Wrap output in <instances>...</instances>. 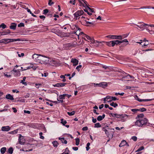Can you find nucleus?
Listing matches in <instances>:
<instances>
[{"label": "nucleus", "mask_w": 154, "mask_h": 154, "mask_svg": "<svg viewBox=\"0 0 154 154\" xmlns=\"http://www.w3.org/2000/svg\"><path fill=\"white\" fill-rule=\"evenodd\" d=\"M144 116L143 113L138 115L136 118V121L134 122V125L138 127H142L143 125H146L148 120L147 119L143 118Z\"/></svg>", "instance_id": "obj_1"}, {"label": "nucleus", "mask_w": 154, "mask_h": 154, "mask_svg": "<svg viewBox=\"0 0 154 154\" xmlns=\"http://www.w3.org/2000/svg\"><path fill=\"white\" fill-rule=\"evenodd\" d=\"M112 117H115L119 119L122 122H125L130 119V116L125 114H118L117 113H111Z\"/></svg>", "instance_id": "obj_2"}, {"label": "nucleus", "mask_w": 154, "mask_h": 154, "mask_svg": "<svg viewBox=\"0 0 154 154\" xmlns=\"http://www.w3.org/2000/svg\"><path fill=\"white\" fill-rule=\"evenodd\" d=\"M136 26H137L139 27L141 30H143L145 29L148 32H150V31L149 28V25L144 23L143 22H138L137 24H135Z\"/></svg>", "instance_id": "obj_3"}, {"label": "nucleus", "mask_w": 154, "mask_h": 154, "mask_svg": "<svg viewBox=\"0 0 154 154\" xmlns=\"http://www.w3.org/2000/svg\"><path fill=\"white\" fill-rule=\"evenodd\" d=\"M42 56L41 55H38L36 54H34L32 55V57L34 61L38 63H41L42 64L43 63L42 60Z\"/></svg>", "instance_id": "obj_4"}, {"label": "nucleus", "mask_w": 154, "mask_h": 154, "mask_svg": "<svg viewBox=\"0 0 154 154\" xmlns=\"http://www.w3.org/2000/svg\"><path fill=\"white\" fill-rule=\"evenodd\" d=\"M3 42L4 43L6 44L11 42L16 41H20L21 39L20 38L17 39H11V38H4Z\"/></svg>", "instance_id": "obj_5"}, {"label": "nucleus", "mask_w": 154, "mask_h": 154, "mask_svg": "<svg viewBox=\"0 0 154 154\" xmlns=\"http://www.w3.org/2000/svg\"><path fill=\"white\" fill-rule=\"evenodd\" d=\"M84 12L83 10H78L74 14V15L75 18L77 19L79 17L82 15L84 14Z\"/></svg>", "instance_id": "obj_6"}, {"label": "nucleus", "mask_w": 154, "mask_h": 154, "mask_svg": "<svg viewBox=\"0 0 154 154\" xmlns=\"http://www.w3.org/2000/svg\"><path fill=\"white\" fill-rule=\"evenodd\" d=\"M78 1L80 6L83 7L85 8L87 7H88V3L85 0H78Z\"/></svg>", "instance_id": "obj_7"}, {"label": "nucleus", "mask_w": 154, "mask_h": 154, "mask_svg": "<svg viewBox=\"0 0 154 154\" xmlns=\"http://www.w3.org/2000/svg\"><path fill=\"white\" fill-rule=\"evenodd\" d=\"M106 37L112 39H115L122 40L121 36L120 35H107Z\"/></svg>", "instance_id": "obj_8"}, {"label": "nucleus", "mask_w": 154, "mask_h": 154, "mask_svg": "<svg viewBox=\"0 0 154 154\" xmlns=\"http://www.w3.org/2000/svg\"><path fill=\"white\" fill-rule=\"evenodd\" d=\"M81 19L83 23L84 24H86L87 25L88 24H93V23L92 22L88 21L87 20H89V19L88 18H86L84 16H82L81 17Z\"/></svg>", "instance_id": "obj_9"}, {"label": "nucleus", "mask_w": 154, "mask_h": 154, "mask_svg": "<svg viewBox=\"0 0 154 154\" xmlns=\"http://www.w3.org/2000/svg\"><path fill=\"white\" fill-rule=\"evenodd\" d=\"M14 72V75L16 77H18L20 76V72L19 70L15 69V68L13 69V70L11 71V72Z\"/></svg>", "instance_id": "obj_10"}, {"label": "nucleus", "mask_w": 154, "mask_h": 154, "mask_svg": "<svg viewBox=\"0 0 154 154\" xmlns=\"http://www.w3.org/2000/svg\"><path fill=\"white\" fill-rule=\"evenodd\" d=\"M42 64H46L49 63V59L47 57L42 56Z\"/></svg>", "instance_id": "obj_11"}, {"label": "nucleus", "mask_w": 154, "mask_h": 154, "mask_svg": "<svg viewBox=\"0 0 154 154\" xmlns=\"http://www.w3.org/2000/svg\"><path fill=\"white\" fill-rule=\"evenodd\" d=\"M134 97L135 99L137 100L139 102H142V101H150L152 100V99H140L138 97L137 95H136L134 96Z\"/></svg>", "instance_id": "obj_12"}, {"label": "nucleus", "mask_w": 154, "mask_h": 154, "mask_svg": "<svg viewBox=\"0 0 154 154\" xmlns=\"http://www.w3.org/2000/svg\"><path fill=\"white\" fill-rule=\"evenodd\" d=\"M18 140L20 144L21 145L24 144L25 143V141L24 140V138L20 134H19Z\"/></svg>", "instance_id": "obj_13"}, {"label": "nucleus", "mask_w": 154, "mask_h": 154, "mask_svg": "<svg viewBox=\"0 0 154 154\" xmlns=\"http://www.w3.org/2000/svg\"><path fill=\"white\" fill-rule=\"evenodd\" d=\"M70 27L71 29L73 30H79V31L81 30V29L80 28H79L75 24L72 23L70 25Z\"/></svg>", "instance_id": "obj_14"}, {"label": "nucleus", "mask_w": 154, "mask_h": 154, "mask_svg": "<svg viewBox=\"0 0 154 154\" xmlns=\"http://www.w3.org/2000/svg\"><path fill=\"white\" fill-rule=\"evenodd\" d=\"M102 130L103 131H104L106 134L107 136L109 137L112 138L113 136V134L111 133L110 134L109 132L108 131L107 129L105 128H102Z\"/></svg>", "instance_id": "obj_15"}, {"label": "nucleus", "mask_w": 154, "mask_h": 154, "mask_svg": "<svg viewBox=\"0 0 154 154\" xmlns=\"http://www.w3.org/2000/svg\"><path fill=\"white\" fill-rule=\"evenodd\" d=\"M11 129L10 127L9 126H3L2 127L1 130L3 131H8Z\"/></svg>", "instance_id": "obj_16"}, {"label": "nucleus", "mask_w": 154, "mask_h": 154, "mask_svg": "<svg viewBox=\"0 0 154 154\" xmlns=\"http://www.w3.org/2000/svg\"><path fill=\"white\" fill-rule=\"evenodd\" d=\"M66 84L65 83H58L54 85V86L55 87H62L65 86Z\"/></svg>", "instance_id": "obj_17"}, {"label": "nucleus", "mask_w": 154, "mask_h": 154, "mask_svg": "<svg viewBox=\"0 0 154 154\" xmlns=\"http://www.w3.org/2000/svg\"><path fill=\"white\" fill-rule=\"evenodd\" d=\"M71 62L73 63V66H76L79 63V61L76 59L72 58L71 59Z\"/></svg>", "instance_id": "obj_18"}, {"label": "nucleus", "mask_w": 154, "mask_h": 154, "mask_svg": "<svg viewBox=\"0 0 154 154\" xmlns=\"http://www.w3.org/2000/svg\"><path fill=\"white\" fill-rule=\"evenodd\" d=\"M2 34L0 35V36L2 35H7L11 33L10 30L9 29H7L6 31L2 32Z\"/></svg>", "instance_id": "obj_19"}, {"label": "nucleus", "mask_w": 154, "mask_h": 154, "mask_svg": "<svg viewBox=\"0 0 154 154\" xmlns=\"http://www.w3.org/2000/svg\"><path fill=\"white\" fill-rule=\"evenodd\" d=\"M17 25L16 23H12L9 26L10 28L11 29L15 30L16 29Z\"/></svg>", "instance_id": "obj_20"}, {"label": "nucleus", "mask_w": 154, "mask_h": 154, "mask_svg": "<svg viewBox=\"0 0 154 154\" xmlns=\"http://www.w3.org/2000/svg\"><path fill=\"white\" fill-rule=\"evenodd\" d=\"M48 63L50 64L51 66H54L57 64V62L56 61L54 60H49V63Z\"/></svg>", "instance_id": "obj_21"}, {"label": "nucleus", "mask_w": 154, "mask_h": 154, "mask_svg": "<svg viewBox=\"0 0 154 154\" xmlns=\"http://www.w3.org/2000/svg\"><path fill=\"white\" fill-rule=\"evenodd\" d=\"M112 47H114L115 45H118L120 44L119 40H116L112 41Z\"/></svg>", "instance_id": "obj_22"}, {"label": "nucleus", "mask_w": 154, "mask_h": 154, "mask_svg": "<svg viewBox=\"0 0 154 154\" xmlns=\"http://www.w3.org/2000/svg\"><path fill=\"white\" fill-rule=\"evenodd\" d=\"M107 86V84L106 82H102L100 83V87H102L103 88H105Z\"/></svg>", "instance_id": "obj_23"}, {"label": "nucleus", "mask_w": 154, "mask_h": 154, "mask_svg": "<svg viewBox=\"0 0 154 154\" xmlns=\"http://www.w3.org/2000/svg\"><path fill=\"white\" fill-rule=\"evenodd\" d=\"M6 98L7 99H9L11 100H14L13 96L9 94H8L6 95Z\"/></svg>", "instance_id": "obj_24"}, {"label": "nucleus", "mask_w": 154, "mask_h": 154, "mask_svg": "<svg viewBox=\"0 0 154 154\" xmlns=\"http://www.w3.org/2000/svg\"><path fill=\"white\" fill-rule=\"evenodd\" d=\"M112 41H110L109 42H105V41H103L102 42L103 43H105L106 44V45L109 46V47H112Z\"/></svg>", "instance_id": "obj_25"}, {"label": "nucleus", "mask_w": 154, "mask_h": 154, "mask_svg": "<svg viewBox=\"0 0 154 154\" xmlns=\"http://www.w3.org/2000/svg\"><path fill=\"white\" fill-rule=\"evenodd\" d=\"M105 115L104 114H103L102 116H99L97 118V119L98 121H100L102 120L105 117Z\"/></svg>", "instance_id": "obj_26"}, {"label": "nucleus", "mask_w": 154, "mask_h": 154, "mask_svg": "<svg viewBox=\"0 0 154 154\" xmlns=\"http://www.w3.org/2000/svg\"><path fill=\"white\" fill-rule=\"evenodd\" d=\"M59 139L63 143H64L65 144H66L67 143V141L66 140H65L64 137H59Z\"/></svg>", "instance_id": "obj_27"}, {"label": "nucleus", "mask_w": 154, "mask_h": 154, "mask_svg": "<svg viewBox=\"0 0 154 154\" xmlns=\"http://www.w3.org/2000/svg\"><path fill=\"white\" fill-rule=\"evenodd\" d=\"M143 43L142 44V46L146 47V46L149 45L148 41H146L145 42H142Z\"/></svg>", "instance_id": "obj_28"}, {"label": "nucleus", "mask_w": 154, "mask_h": 154, "mask_svg": "<svg viewBox=\"0 0 154 154\" xmlns=\"http://www.w3.org/2000/svg\"><path fill=\"white\" fill-rule=\"evenodd\" d=\"M107 98H109L111 100V101H115L117 100V98L115 97H111L109 96H107Z\"/></svg>", "instance_id": "obj_29"}, {"label": "nucleus", "mask_w": 154, "mask_h": 154, "mask_svg": "<svg viewBox=\"0 0 154 154\" xmlns=\"http://www.w3.org/2000/svg\"><path fill=\"white\" fill-rule=\"evenodd\" d=\"M126 143V142L125 140H123L121 142V143L119 144V146L122 147L125 145Z\"/></svg>", "instance_id": "obj_30"}, {"label": "nucleus", "mask_w": 154, "mask_h": 154, "mask_svg": "<svg viewBox=\"0 0 154 154\" xmlns=\"http://www.w3.org/2000/svg\"><path fill=\"white\" fill-rule=\"evenodd\" d=\"M6 148L5 147H3L2 148L0 149V152L1 153L3 154L6 152Z\"/></svg>", "instance_id": "obj_31"}, {"label": "nucleus", "mask_w": 154, "mask_h": 154, "mask_svg": "<svg viewBox=\"0 0 154 154\" xmlns=\"http://www.w3.org/2000/svg\"><path fill=\"white\" fill-rule=\"evenodd\" d=\"M52 144H53L54 147H57L59 144L56 141H54L53 142H52Z\"/></svg>", "instance_id": "obj_32"}, {"label": "nucleus", "mask_w": 154, "mask_h": 154, "mask_svg": "<svg viewBox=\"0 0 154 154\" xmlns=\"http://www.w3.org/2000/svg\"><path fill=\"white\" fill-rule=\"evenodd\" d=\"M103 100L105 102L104 103H105V102L106 101L108 102H111V100L109 98L107 97V96L106 97L103 98Z\"/></svg>", "instance_id": "obj_33"}, {"label": "nucleus", "mask_w": 154, "mask_h": 154, "mask_svg": "<svg viewBox=\"0 0 154 154\" xmlns=\"http://www.w3.org/2000/svg\"><path fill=\"white\" fill-rule=\"evenodd\" d=\"M97 43H94V44H95V45L96 47H98L100 44V45L102 46L103 45V44L102 42H99L97 41Z\"/></svg>", "instance_id": "obj_34"}, {"label": "nucleus", "mask_w": 154, "mask_h": 154, "mask_svg": "<svg viewBox=\"0 0 154 154\" xmlns=\"http://www.w3.org/2000/svg\"><path fill=\"white\" fill-rule=\"evenodd\" d=\"M110 105L111 106H113L115 108L116 107L118 106V105L117 103H114V102H112V103H111L110 104Z\"/></svg>", "instance_id": "obj_35"}, {"label": "nucleus", "mask_w": 154, "mask_h": 154, "mask_svg": "<svg viewBox=\"0 0 154 154\" xmlns=\"http://www.w3.org/2000/svg\"><path fill=\"white\" fill-rule=\"evenodd\" d=\"M26 79V77H23V80L21 81L20 83H21L23 84L24 85H27L26 83L24 82L25 81Z\"/></svg>", "instance_id": "obj_36"}, {"label": "nucleus", "mask_w": 154, "mask_h": 154, "mask_svg": "<svg viewBox=\"0 0 154 154\" xmlns=\"http://www.w3.org/2000/svg\"><path fill=\"white\" fill-rule=\"evenodd\" d=\"M65 94L60 95L59 96L58 99L60 100H63L65 99Z\"/></svg>", "instance_id": "obj_37"}, {"label": "nucleus", "mask_w": 154, "mask_h": 154, "mask_svg": "<svg viewBox=\"0 0 154 154\" xmlns=\"http://www.w3.org/2000/svg\"><path fill=\"white\" fill-rule=\"evenodd\" d=\"M4 75L7 78H10L11 77V75H10L9 73L7 72H4Z\"/></svg>", "instance_id": "obj_38"}, {"label": "nucleus", "mask_w": 154, "mask_h": 154, "mask_svg": "<svg viewBox=\"0 0 154 154\" xmlns=\"http://www.w3.org/2000/svg\"><path fill=\"white\" fill-rule=\"evenodd\" d=\"M26 9L27 10V12H28L32 16L35 17H36V16L33 13H32V12H31V11L28 8H26Z\"/></svg>", "instance_id": "obj_39"}, {"label": "nucleus", "mask_w": 154, "mask_h": 154, "mask_svg": "<svg viewBox=\"0 0 154 154\" xmlns=\"http://www.w3.org/2000/svg\"><path fill=\"white\" fill-rule=\"evenodd\" d=\"M61 123L63 125H65L67 123V122L66 120H64L63 119H60Z\"/></svg>", "instance_id": "obj_40"}, {"label": "nucleus", "mask_w": 154, "mask_h": 154, "mask_svg": "<svg viewBox=\"0 0 154 154\" xmlns=\"http://www.w3.org/2000/svg\"><path fill=\"white\" fill-rule=\"evenodd\" d=\"M67 113L69 116H72L75 114V112L74 111H73L71 112H68Z\"/></svg>", "instance_id": "obj_41"}, {"label": "nucleus", "mask_w": 154, "mask_h": 154, "mask_svg": "<svg viewBox=\"0 0 154 154\" xmlns=\"http://www.w3.org/2000/svg\"><path fill=\"white\" fill-rule=\"evenodd\" d=\"M0 28H2L3 29H4L7 28V26L4 23H2L0 25Z\"/></svg>", "instance_id": "obj_42"}, {"label": "nucleus", "mask_w": 154, "mask_h": 154, "mask_svg": "<svg viewBox=\"0 0 154 154\" xmlns=\"http://www.w3.org/2000/svg\"><path fill=\"white\" fill-rule=\"evenodd\" d=\"M101 127V125L99 123H97L94 124V127L96 128H100Z\"/></svg>", "instance_id": "obj_43"}, {"label": "nucleus", "mask_w": 154, "mask_h": 154, "mask_svg": "<svg viewBox=\"0 0 154 154\" xmlns=\"http://www.w3.org/2000/svg\"><path fill=\"white\" fill-rule=\"evenodd\" d=\"M13 149L12 147H10L8 149V152L9 153L11 154L13 153Z\"/></svg>", "instance_id": "obj_44"}, {"label": "nucleus", "mask_w": 154, "mask_h": 154, "mask_svg": "<svg viewBox=\"0 0 154 154\" xmlns=\"http://www.w3.org/2000/svg\"><path fill=\"white\" fill-rule=\"evenodd\" d=\"M90 41L91 43L94 44V43H97V41L95 40L94 39L91 38L90 39Z\"/></svg>", "instance_id": "obj_45"}, {"label": "nucleus", "mask_w": 154, "mask_h": 154, "mask_svg": "<svg viewBox=\"0 0 154 154\" xmlns=\"http://www.w3.org/2000/svg\"><path fill=\"white\" fill-rule=\"evenodd\" d=\"M75 144L76 145L78 146L79 144V143L80 141L79 139L78 138L75 139Z\"/></svg>", "instance_id": "obj_46"}, {"label": "nucleus", "mask_w": 154, "mask_h": 154, "mask_svg": "<svg viewBox=\"0 0 154 154\" xmlns=\"http://www.w3.org/2000/svg\"><path fill=\"white\" fill-rule=\"evenodd\" d=\"M90 144V143L89 142L88 143H87V145H86V147L87 151H88L90 149V147H89Z\"/></svg>", "instance_id": "obj_47"}, {"label": "nucleus", "mask_w": 154, "mask_h": 154, "mask_svg": "<svg viewBox=\"0 0 154 154\" xmlns=\"http://www.w3.org/2000/svg\"><path fill=\"white\" fill-rule=\"evenodd\" d=\"M54 4V2H52V0H49L48 5L49 6H51Z\"/></svg>", "instance_id": "obj_48"}, {"label": "nucleus", "mask_w": 154, "mask_h": 154, "mask_svg": "<svg viewBox=\"0 0 154 154\" xmlns=\"http://www.w3.org/2000/svg\"><path fill=\"white\" fill-rule=\"evenodd\" d=\"M129 77L131 78H132V76L128 75L126 76L123 77L122 79H123L124 80L125 79H129Z\"/></svg>", "instance_id": "obj_49"}, {"label": "nucleus", "mask_w": 154, "mask_h": 154, "mask_svg": "<svg viewBox=\"0 0 154 154\" xmlns=\"http://www.w3.org/2000/svg\"><path fill=\"white\" fill-rule=\"evenodd\" d=\"M43 14L46 15L48 12L49 10L48 9H45L43 10Z\"/></svg>", "instance_id": "obj_50"}, {"label": "nucleus", "mask_w": 154, "mask_h": 154, "mask_svg": "<svg viewBox=\"0 0 154 154\" xmlns=\"http://www.w3.org/2000/svg\"><path fill=\"white\" fill-rule=\"evenodd\" d=\"M144 149V147L143 146H142L140 147L136 151V152H139L141 150H142Z\"/></svg>", "instance_id": "obj_51"}, {"label": "nucleus", "mask_w": 154, "mask_h": 154, "mask_svg": "<svg viewBox=\"0 0 154 154\" xmlns=\"http://www.w3.org/2000/svg\"><path fill=\"white\" fill-rule=\"evenodd\" d=\"M152 7L150 6H145L143 7H141L140 8V9H151Z\"/></svg>", "instance_id": "obj_52"}, {"label": "nucleus", "mask_w": 154, "mask_h": 154, "mask_svg": "<svg viewBox=\"0 0 154 154\" xmlns=\"http://www.w3.org/2000/svg\"><path fill=\"white\" fill-rule=\"evenodd\" d=\"M17 130H15L13 131H11L9 133L10 134H14L17 133Z\"/></svg>", "instance_id": "obj_53"}, {"label": "nucleus", "mask_w": 154, "mask_h": 154, "mask_svg": "<svg viewBox=\"0 0 154 154\" xmlns=\"http://www.w3.org/2000/svg\"><path fill=\"white\" fill-rule=\"evenodd\" d=\"M128 35L127 34H124L122 35H120L121 36L122 40L124 38L127 37Z\"/></svg>", "instance_id": "obj_54"}, {"label": "nucleus", "mask_w": 154, "mask_h": 154, "mask_svg": "<svg viewBox=\"0 0 154 154\" xmlns=\"http://www.w3.org/2000/svg\"><path fill=\"white\" fill-rule=\"evenodd\" d=\"M82 66L81 65H79L77 66L76 67V69L79 71L80 70V69L82 68Z\"/></svg>", "instance_id": "obj_55"}, {"label": "nucleus", "mask_w": 154, "mask_h": 154, "mask_svg": "<svg viewBox=\"0 0 154 154\" xmlns=\"http://www.w3.org/2000/svg\"><path fill=\"white\" fill-rule=\"evenodd\" d=\"M139 109V111H140L141 112H144V111H145L146 110V109L144 108H140V109Z\"/></svg>", "instance_id": "obj_56"}, {"label": "nucleus", "mask_w": 154, "mask_h": 154, "mask_svg": "<svg viewBox=\"0 0 154 154\" xmlns=\"http://www.w3.org/2000/svg\"><path fill=\"white\" fill-rule=\"evenodd\" d=\"M124 94V93L123 92H122L121 93H115V95H120L121 96H123Z\"/></svg>", "instance_id": "obj_57"}, {"label": "nucleus", "mask_w": 154, "mask_h": 154, "mask_svg": "<svg viewBox=\"0 0 154 154\" xmlns=\"http://www.w3.org/2000/svg\"><path fill=\"white\" fill-rule=\"evenodd\" d=\"M24 25L23 23H20L18 25V26L19 27H24Z\"/></svg>", "instance_id": "obj_58"}, {"label": "nucleus", "mask_w": 154, "mask_h": 154, "mask_svg": "<svg viewBox=\"0 0 154 154\" xmlns=\"http://www.w3.org/2000/svg\"><path fill=\"white\" fill-rule=\"evenodd\" d=\"M150 27L151 29L152 30H154V24H149V27Z\"/></svg>", "instance_id": "obj_59"}, {"label": "nucleus", "mask_w": 154, "mask_h": 154, "mask_svg": "<svg viewBox=\"0 0 154 154\" xmlns=\"http://www.w3.org/2000/svg\"><path fill=\"white\" fill-rule=\"evenodd\" d=\"M42 132H40L39 133V136H40V138L41 139H43L44 138V136H43L42 135Z\"/></svg>", "instance_id": "obj_60"}, {"label": "nucleus", "mask_w": 154, "mask_h": 154, "mask_svg": "<svg viewBox=\"0 0 154 154\" xmlns=\"http://www.w3.org/2000/svg\"><path fill=\"white\" fill-rule=\"evenodd\" d=\"M32 67V66H28L27 67H26L24 69H22V71H23L25 70L28 69H29L30 68H31Z\"/></svg>", "instance_id": "obj_61"}, {"label": "nucleus", "mask_w": 154, "mask_h": 154, "mask_svg": "<svg viewBox=\"0 0 154 154\" xmlns=\"http://www.w3.org/2000/svg\"><path fill=\"white\" fill-rule=\"evenodd\" d=\"M139 110L138 109H131V111L133 112H137L138 111H139Z\"/></svg>", "instance_id": "obj_62"}, {"label": "nucleus", "mask_w": 154, "mask_h": 154, "mask_svg": "<svg viewBox=\"0 0 154 154\" xmlns=\"http://www.w3.org/2000/svg\"><path fill=\"white\" fill-rule=\"evenodd\" d=\"M92 84L94 85V87H99L100 86V83H93Z\"/></svg>", "instance_id": "obj_63"}, {"label": "nucleus", "mask_w": 154, "mask_h": 154, "mask_svg": "<svg viewBox=\"0 0 154 154\" xmlns=\"http://www.w3.org/2000/svg\"><path fill=\"white\" fill-rule=\"evenodd\" d=\"M131 139H132L134 141H135L137 140V138L136 136H133L131 137Z\"/></svg>", "instance_id": "obj_64"}]
</instances>
